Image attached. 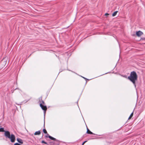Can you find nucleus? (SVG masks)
Returning a JSON list of instances; mask_svg holds the SVG:
<instances>
[{
    "label": "nucleus",
    "mask_w": 145,
    "mask_h": 145,
    "mask_svg": "<svg viewBox=\"0 0 145 145\" xmlns=\"http://www.w3.org/2000/svg\"><path fill=\"white\" fill-rule=\"evenodd\" d=\"M87 133L88 134H92V135H94V133H93L92 132L90 131L87 128Z\"/></svg>",
    "instance_id": "nucleus-6"
},
{
    "label": "nucleus",
    "mask_w": 145,
    "mask_h": 145,
    "mask_svg": "<svg viewBox=\"0 0 145 145\" xmlns=\"http://www.w3.org/2000/svg\"><path fill=\"white\" fill-rule=\"evenodd\" d=\"M43 132L44 133H45V134L47 133V132L46 129H43Z\"/></svg>",
    "instance_id": "nucleus-11"
},
{
    "label": "nucleus",
    "mask_w": 145,
    "mask_h": 145,
    "mask_svg": "<svg viewBox=\"0 0 145 145\" xmlns=\"http://www.w3.org/2000/svg\"><path fill=\"white\" fill-rule=\"evenodd\" d=\"M40 107L44 111V114H45L46 111L47 110V107L46 106H44L42 105V103H40Z\"/></svg>",
    "instance_id": "nucleus-3"
},
{
    "label": "nucleus",
    "mask_w": 145,
    "mask_h": 145,
    "mask_svg": "<svg viewBox=\"0 0 145 145\" xmlns=\"http://www.w3.org/2000/svg\"><path fill=\"white\" fill-rule=\"evenodd\" d=\"M118 12V11H116L114 12L112 14V16H114L116 15L117 14V13Z\"/></svg>",
    "instance_id": "nucleus-9"
},
{
    "label": "nucleus",
    "mask_w": 145,
    "mask_h": 145,
    "mask_svg": "<svg viewBox=\"0 0 145 145\" xmlns=\"http://www.w3.org/2000/svg\"><path fill=\"white\" fill-rule=\"evenodd\" d=\"M83 78H84V79H86V78H85L84 77H82Z\"/></svg>",
    "instance_id": "nucleus-19"
},
{
    "label": "nucleus",
    "mask_w": 145,
    "mask_h": 145,
    "mask_svg": "<svg viewBox=\"0 0 145 145\" xmlns=\"http://www.w3.org/2000/svg\"><path fill=\"white\" fill-rule=\"evenodd\" d=\"M14 145H22L18 143H15L14 144Z\"/></svg>",
    "instance_id": "nucleus-13"
},
{
    "label": "nucleus",
    "mask_w": 145,
    "mask_h": 145,
    "mask_svg": "<svg viewBox=\"0 0 145 145\" xmlns=\"http://www.w3.org/2000/svg\"><path fill=\"white\" fill-rule=\"evenodd\" d=\"M128 78L133 83L135 88H136L135 81L137 79V76L136 72L134 71L131 72L130 76L128 77Z\"/></svg>",
    "instance_id": "nucleus-2"
},
{
    "label": "nucleus",
    "mask_w": 145,
    "mask_h": 145,
    "mask_svg": "<svg viewBox=\"0 0 145 145\" xmlns=\"http://www.w3.org/2000/svg\"><path fill=\"white\" fill-rule=\"evenodd\" d=\"M40 134V131H36L34 133L35 135H39Z\"/></svg>",
    "instance_id": "nucleus-8"
},
{
    "label": "nucleus",
    "mask_w": 145,
    "mask_h": 145,
    "mask_svg": "<svg viewBox=\"0 0 145 145\" xmlns=\"http://www.w3.org/2000/svg\"><path fill=\"white\" fill-rule=\"evenodd\" d=\"M17 141L20 144H22L23 143L22 140L20 138H17Z\"/></svg>",
    "instance_id": "nucleus-5"
},
{
    "label": "nucleus",
    "mask_w": 145,
    "mask_h": 145,
    "mask_svg": "<svg viewBox=\"0 0 145 145\" xmlns=\"http://www.w3.org/2000/svg\"><path fill=\"white\" fill-rule=\"evenodd\" d=\"M48 137L49 138H50V139H51L52 140H56V139L55 138H54V137H52L51 136H50V135H48Z\"/></svg>",
    "instance_id": "nucleus-7"
},
{
    "label": "nucleus",
    "mask_w": 145,
    "mask_h": 145,
    "mask_svg": "<svg viewBox=\"0 0 145 145\" xmlns=\"http://www.w3.org/2000/svg\"><path fill=\"white\" fill-rule=\"evenodd\" d=\"M41 142L42 143H44L46 144H47V143L46 142H45L44 140L42 141Z\"/></svg>",
    "instance_id": "nucleus-12"
},
{
    "label": "nucleus",
    "mask_w": 145,
    "mask_h": 145,
    "mask_svg": "<svg viewBox=\"0 0 145 145\" xmlns=\"http://www.w3.org/2000/svg\"><path fill=\"white\" fill-rule=\"evenodd\" d=\"M141 40H145V37L142 38L141 39Z\"/></svg>",
    "instance_id": "nucleus-14"
},
{
    "label": "nucleus",
    "mask_w": 145,
    "mask_h": 145,
    "mask_svg": "<svg viewBox=\"0 0 145 145\" xmlns=\"http://www.w3.org/2000/svg\"><path fill=\"white\" fill-rule=\"evenodd\" d=\"M0 132H4V135L7 138L10 139L11 142H14L15 140V135L12 134L10 135V132L8 131H5L3 127L0 128Z\"/></svg>",
    "instance_id": "nucleus-1"
},
{
    "label": "nucleus",
    "mask_w": 145,
    "mask_h": 145,
    "mask_svg": "<svg viewBox=\"0 0 145 145\" xmlns=\"http://www.w3.org/2000/svg\"><path fill=\"white\" fill-rule=\"evenodd\" d=\"M86 142H87V141H85L84 142L82 143V145H83L84 144V143H85Z\"/></svg>",
    "instance_id": "nucleus-15"
},
{
    "label": "nucleus",
    "mask_w": 145,
    "mask_h": 145,
    "mask_svg": "<svg viewBox=\"0 0 145 145\" xmlns=\"http://www.w3.org/2000/svg\"><path fill=\"white\" fill-rule=\"evenodd\" d=\"M143 34V33L140 31H137L136 33L138 37L140 36L141 35H142Z\"/></svg>",
    "instance_id": "nucleus-4"
},
{
    "label": "nucleus",
    "mask_w": 145,
    "mask_h": 145,
    "mask_svg": "<svg viewBox=\"0 0 145 145\" xmlns=\"http://www.w3.org/2000/svg\"><path fill=\"white\" fill-rule=\"evenodd\" d=\"M109 15V14H108V13H106L105 14V16L108 15Z\"/></svg>",
    "instance_id": "nucleus-16"
},
{
    "label": "nucleus",
    "mask_w": 145,
    "mask_h": 145,
    "mask_svg": "<svg viewBox=\"0 0 145 145\" xmlns=\"http://www.w3.org/2000/svg\"><path fill=\"white\" fill-rule=\"evenodd\" d=\"M133 112L131 114L130 116L128 118V119H130L133 116Z\"/></svg>",
    "instance_id": "nucleus-10"
},
{
    "label": "nucleus",
    "mask_w": 145,
    "mask_h": 145,
    "mask_svg": "<svg viewBox=\"0 0 145 145\" xmlns=\"http://www.w3.org/2000/svg\"><path fill=\"white\" fill-rule=\"evenodd\" d=\"M47 135H48V136H45L46 137V138L48 137V136L49 135L48 134H47Z\"/></svg>",
    "instance_id": "nucleus-18"
},
{
    "label": "nucleus",
    "mask_w": 145,
    "mask_h": 145,
    "mask_svg": "<svg viewBox=\"0 0 145 145\" xmlns=\"http://www.w3.org/2000/svg\"><path fill=\"white\" fill-rule=\"evenodd\" d=\"M41 102H42V103L43 104H44V102L42 100Z\"/></svg>",
    "instance_id": "nucleus-17"
}]
</instances>
